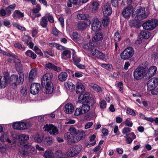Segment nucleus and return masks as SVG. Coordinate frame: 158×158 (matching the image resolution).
I'll use <instances>...</instances> for the list:
<instances>
[{"mask_svg":"<svg viewBox=\"0 0 158 158\" xmlns=\"http://www.w3.org/2000/svg\"><path fill=\"white\" fill-rule=\"evenodd\" d=\"M15 47L19 49H22V51H24L25 50V47H23L21 44L19 43H16L15 44Z\"/></svg>","mask_w":158,"mask_h":158,"instance_id":"nucleus-61","label":"nucleus"},{"mask_svg":"<svg viewBox=\"0 0 158 158\" xmlns=\"http://www.w3.org/2000/svg\"><path fill=\"white\" fill-rule=\"evenodd\" d=\"M102 11L104 16L110 15L112 13V9L110 4L107 2L102 7Z\"/></svg>","mask_w":158,"mask_h":158,"instance_id":"nucleus-13","label":"nucleus"},{"mask_svg":"<svg viewBox=\"0 0 158 158\" xmlns=\"http://www.w3.org/2000/svg\"><path fill=\"white\" fill-rule=\"evenodd\" d=\"M124 137L126 138V142L127 143L130 144L132 143L133 140L131 138L127 136H125Z\"/></svg>","mask_w":158,"mask_h":158,"instance_id":"nucleus-64","label":"nucleus"},{"mask_svg":"<svg viewBox=\"0 0 158 158\" xmlns=\"http://www.w3.org/2000/svg\"><path fill=\"white\" fill-rule=\"evenodd\" d=\"M101 66L106 69H111L112 67V65L110 64H101Z\"/></svg>","mask_w":158,"mask_h":158,"instance_id":"nucleus-57","label":"nucleus"},{"mask_svg":"<svg viewBox=\"0 0 158 158\" xmlns=\"http://www.w3.org/2000/svg\"><path fill=\"white\" fill-rule=\"evenodd\" d=\"M15 14L17 15L18 16L21 17H23L24 15L23 13L20 12L19 10H15Z\"/></svg>","mask_w":158,"mask_h":158,"instance_id":"nucleus-63","label":"nucleus"},{"mask_svg":"<svg viewBox=\"0 0 158 158\" xmlns=\"http://www.w3.org/2000/svg\"><path fill=\"white\" fill-rule=\"evenodd\" d=\"M43 129L44 131H47L50 135H55L58 133L57 128L52 124H46L44 126Z\"/></svg>","mask_w":158,"mask_h":158,"instance_id":"nucleus-9","label":"nucleus"},{"mask_svg":"<svg viewBox=\"0 0 158 158\" xmlns=\"http://www.w3.org/2000/svg\"><path fill=\"white\" fill-rule=\"evenodd\" d=\"M96 58L99 59L104 60L106 58V56L105 54L99 51Z\"/></svg>","mask_w":158,"mask_h":158,"instance_id":"nucleus-49","label":"nucleus"},{"mask_svg":"<svg viewBox=\"0 0 158 158\" xmlns=\"http://www.w3.org/2000/svg\"><path fill=\"white\" fill-rule=\"evenodd\" d=\"M69 132L65 134L64 135L65 138L69 142L76 143L81 138V137H78L77 136L76 130L74 128H70Z\"/></svg>","mask_w":158,"mask_h":158,"instance_id":"nucleus-1","label":"nucleus"},{"mask_svg":"<svg viewBox=\"0 0 158 158\" xmlns=\"http://www.w3.org/2000/svg\"><path fill=\"white\" fill-rule=\"evenodd\" d=\"M68 77V74L65 72L61 73L58 76L59 80L61 81H64L66 80Z\"/></svg>","mask_w":158,"mask_h":158,"instance_id":"nucleus-29","label":"nucleus"},{"mask_svg":"<svg viewBox=\"0 0 158 158\" xmlns=\"http://www.w3.org/2000/svg\"><path fill=\"white\" fill-rule=\"evenodd\" d=\"M89 93L87 92L80 94L78 97V101L81 103H85L89 99Z\"/></svg>","mask_w":158,"mask_h":158,"instance_id":"nucleus-15","label":"nucleus"},{"mask_svg":"<svg viewBox=\"0 0 158 158\" xmlns=\"http://www.w3.org/2000/svg\"><path fill=\"white\" fill-rule=\"evenodd\" d=\"M40 89V85L38 83H32L31 84L30 91L31 93L33 95L37 94Z\"/></svg>","mask_w":158,"mask_h":158,"instance_id":"nucleus-14","label":"nucleus"},{"mask_svg":"<svg viewBox=\"0 0 158 158\" xmlns=\"http://www.w3.org/2000/svg\"><path fill=\"white\" fill-rule=\"evenodd\" d=\"M99 6L98 3L96 2H95L92 3V9L93 11H96L98 9Z\"/></svg>","mask_w":158,"mask_h":158,"instance_id":"nucleus-51","label":"nucleus"},{"mask_svg":"<svg viewBox=\"0 0 158 158\" xmlns=\"http://www.w3.org/2000/svg\"><path fill=\"white\" fill-rule=\"evenodd\" d=\"M114 39L116 42L120 41L121 40L120 35L118 32L115 33L114 36Z\"/></svg>","mask_w":158,"mask_h":158,"instance_id":"nucleus-48","label":"nucleus"},{"mask_svg":"<svg viewBox=\"0 0 158 158\" xmlns=\"http://www.w3.org/2000/svg\"><path fill=\"white\" fill-rule=\"evenodd\" d=\"M91 29L94 31H97L100 30L101 23L97 18H94L92 20Z\"/></svg>","mask_w":158,"mask_h":158,"instance_id":"nucleus-11","label":"nucleus"},{"mask_svg":"<svg viewBox=\"0 0 158 158\" xmlns=\"http://www.w3.org/2000/svg\"><path fill=\"white\" fill-rule=\"evenodd\" d=\"M148 16L145 11V8L144 7L139 6L137 8L136 13L132 15L133 17L136 19L140 20L146 18Z\"/></svg>","mask_w":158,"mask_h":158,"instance_id":"nucleus-3","label":"nucleus"},{"mask_svg":"<svg viewBox=\"0 0 158 158\" xmlns=\"http://www.w3.org/2000/svg\"><path fill=\"white\" fill-rule=\"evenodd\" d=\"M48 15H45L42 17L40 22V25L43 27H45L48 24Z\"/></svg>","mask_w":158,"mask_h":158,"instance_id":"nucleus-27","label":"nucleus"},{"mask_svg":"<svg viewBox=\"0 0 158 158\" xmlns=\"http://www.w3.org/2000/svg\"><path fill=\"white\" fill-rule=\"evenodd\" d=\"M44 137V135L42 134H36L34 136V140L36 142L40 143L42 141Z\"/></svg>","mask_w":158,"mask_h":158,"instance_id":"nucleus-22","label":"nucleus"},{"mask_svg":"<svg viewBox=\"0 0 158 158\" xmlns=\"http://www.w3.org/2000/svg\"><path fill=\"white\" fill-rule=\"evenodd\" d=\"M135 19L134 20H132L130 21L129 23L131 27H137L138 26V23L136 20H138V19H136L135 18Z\"/></svg>","mask_w":158,"mask_h":158,"instance_id":"nucleus-46","label":"nucleus"},{"mask_svg":"<svg viewBox=\"0 0 158 158\" xmlns=\"http://www.w3.org/2000/svg\"><path fill=\"white\" fill-rule=\"evenodd\" d=\"M37 74L36 69H31L29 73V80L30 81L32 80Z\"/></svg>","mask_w":158,"mask_h":158,"instance_id":"nucleus-34","label":"nucleus"},{"mask_svg":"<svg viewBox=\"0 0 158 158\" xmlns=\"http://www.w3.org/2000/svg\"><path fill=\"white\" fill-rule=\"evenodd\" d=\"M96 136L95 135H93L89 137V141L90 142H93L88 144L90 146H93L96 144V141L94 140Z\"/></svg>","mask_w":158,"mask_h":158,"instance_id":"nucleus-41","label":"nucleus"},{"mask_svg":"<svg viewBox=\"0 0 158 158\" xmlns=\"http://www.w3.org/2000/svg\"><path fill=\"white\" fill-rule=\"evenodd\" d=\"M29 39V38L28 36L27 35H25L22 38V40L23 42H24L25 44H27V45H28Z\"/></svg>","mask_w":158,"mask_h":158,"instance_id":"nucleus-58","label":"nucleus"},{"mask_svg":"<svg viewBox=\"0 0 158 158\" xmlns=\"http://www.w3.org/2000/svg\"><path fill=\"white\" fill-rule=\"evenodd\" d=\"M82 149V146L81 145H77L73 148V149L75 152V154H78L81 151Z\"/></svg>","mask_w":158,"mask_h":158,"instance_id":"nucleus-43","label":"nucleus"},{"mask_svg":"<svg viewBox=\"0 0 158 158\" xmlns=\"http://www.w3.org/2000/svg\"><path fill=\"white\" fill-rule=\"evenodd\" d=\"M88 16L87 15L83 14H79L77 15V19L79 20H86Z\"/></svg>","mask_w":158,"mask_h":158,"instance_id":"nucleus-44","label":"nucleus"},{"mask_svg":"<svg viewBox=\"0 0 158 158\" xmlns=\"http://www.w3.org/2000/svg\"><path fill=\"white\" fill-rule=\"evenodd\" d=\"M140 36L141 38L144 39H148L150 37V34L149 32L145 31H142L140 32Z\"/></svg>","mask_w":158,"mask_h":158,"instance_id":"nucleus-37","label":"nucleus"},{"mask_svg":"<svg viewBox=\"0 0 158 158\" xmlns=\"http://www.w3.org/2000/svg\"><path fill=\"white\" fill-rule=\"evenodd\" d=\"M31 126V123L30 122H20V130L27 129Z\"/></svg>","mask_w":158,"mask_h":158,"instance_id":"nucleus-26","label":"nucleus"},{"mask_svg":"<svg viewBox=\"0 0 158 158\" xmlns=\"http://www.w3.org/2000/svg\"><path fill=\"white\" fill-rule=\"evenodd\" d=\"M49 46L51 47H56L59 50H60L61 48L60 47H61V46H60L58 44L56 43H49Z\"/></svg>","mask_w":158,"mask_h":158,"instance_id":"nucleus-60","label":"nucleus"},{"mask_svg":"<svg viewBox=\"0 0 158 158\" xmlns=\"http://www.w3.org/2000/svg\"><path fill=\"white\" fill-rule=\"evenodd\" d=\"M27 149V151L30 154V156L31 155H34L36 154V151L34 147H33L30 145H27L25 147Z\"/></svg>","mask_w":158,"mask_h":158,"instance_id":"nucleus-28","label":"nucleus"},{"mask_svg":"<svg viewBox=\"0 0 158 158\" xmlns=\"http://www.w3.org/2000/svg\"><path fill=\"white\" fill-rule=\"evenodd\" d=\"M158 84V79L153 77L149 80L148 85V89L150 91L153 90Z\"/></svg>","mask_w":158,"mask_h":158,"instance_id":"nucleus-10","label":"nucleus"},{"mask_svg":"<svg viewBox=\"0 0 158 158\" xmlns=\"http://www.w3.org/2000/svg\"><path fill=\"white\" fill-rule=\"evenodd\" d=\"M45 66L47 70L52 69L57 72H60L62 71L60 68L57 67L51 63L47 64Z\"/></svg>","mask_w":158,"mask_h":158,"instance_id":"nucleus-17","label":"nucleus"},{"mask_svg":"<svg viewBox=\"0 0 158 158\" xmlns=\"http://www.w3.org/2000/svg\"><path fill=\"white\" fill-rule=\"evenodd\" d=\"M157 70V68L156 66H152L148 70V75L149 77H152L154 75Z\"/></svg>","mask_w":158,"mask_h":158,"instance_id":"nucleus-30","label":"nucleus"},{"mask_svg":"<svg viewBox=\"0 0 158 158\" xmlns=\"http://www.w3.org/2000/svg\"><path fill=\"white\" fill-rule=\"evenodd\" d=\"M158 25V20L155 19L149 20L142 25L143 28L147 30H152L155 28Z\"/></svg>","mask_w":158,"mask_h":158,"instance_id":"nucleus-5","label":"nucleus"},{"mask_svg":"<svg viewBox=\"0 0 158 158\" xmlns=\"http://www.w3.org/2000/svg\"><path fill=\"white\" fill-rule=\"evenodd\" d=\"M94 45V44L92 43H89L84 44L83 47L85 49L87 50L91 48Z\"/></svg>","mask_w":158,"mask_h":158,"instance_id":"nucleus-52","label":"nucleus"},{"mask_svg":"<svg viewBox=\"0 0 158 158\" xmlns=\"http://www.w3.org/2000/svg\"><path fill=\"white\" fill-rule=\"evenodd\" d=\"M117 87L119 89V90L121 93L123 92V84L122 82H119L116 85Z\"/></svg>","mask_w":158,"mask_h":158,"instance_id":"nucleus-47","label":"nucleus"},{"mask_svg":"<svg viewBox=\"0 0 158 158\" xmlns=\"http://www.w3.org/2000/svg\"><path fill=\"white\" fill-rule=\"evenodd\" d=\"M53 153L50 150L46 151L44 154L45 158H52Z\"/></svg>","mask_w":158,"mask_h":158,"instance_id":"nucleus-38","label":"nucleus"},{"mask_svg":"<svg viewBox=\"0 0 158 158\" xmlns=\"http://www.w3.org/2000/svg\"><path fill=\"white\" fill-rule=\"evenodd\" d=\"M110 21L109 18L106 16H105L103 18L102 21V23L104 27H107Z\"/></svg>","mask_w":158,"mask_h":158,"instance_id":"nucleus-40","label":"nucleus"},{"mask_svg":"<svg viewBox=\"0 0 158 158\" xmlns=\"http://www.w3.org/2000/svg\"><path fill=\"white\" fill-rule=\"evenodd\" d=\"M126 112L127 113L133 116H135L136 115V114L134 110L129 107L127 108L126 110Z\"/></svg>","mask_w":158,"mask_h":158,"instance_id":"nucleus-50","label":"nucleus"},{"mask_svg":"<svg viewBox=\"0 0 158 158\" xmlns=\"http://www.w3.org/2000/svg\"><path fill=\"white\" fill-rule=\"evenodd\" d=\"M21 148L19 149L18 154L20 156H30V154L27 151H26L24 149L25 148L23 146L21 147Z\"/></svg>","mask_w":158,"mask_h":158,"instance_id":"nucleus-24","label":"nucleus"},{"mask_svg":"<svg viewBox=\"0 0 158 158\" xmlns=\"http://www.w3.org/2000/svg\"><path fill=\"white\" fill-rule=\"evenodd\" d=\"M69 2L68 3L67 6L69 7H71L72 6V3L75 5L80 4L79 0H69Z\"/></svg>","mask_w":158,"mask_h":158,"instance_id":"nucleus-39","label":"nucleus"},{"mask_svg":"<svg viewBox=\"0 0 158 158\" xmlns=\"http://www.w3.org/2000/svg\"><path fill=\"white\" fill-rule=\"evenodd\" d=\"M25 54L27 56H29L33 59H35L36 57V55L34 52L30 50H28L25 52Z\"/></svg>","mask_w":158,"mask_h":158,"instance_id":"nucleus-36","label":"nucleus"},{"mask_svg":"<svg viewBox=\"0 0 158 158\" xmlns=\"http://www.w3.org/2000/svg\"><path fill=\"white\" fill-rule=\"evenodd\" d=\"M13 128L15 129L20 130V122H16L12 125Z\"/></svg>","mask_w":158,"mask_h":158,"instance_id":"nucleus-55","label":"nucleus"},{"mask_svg":"<svg viewBox=\"0 0 158 158\" xmlns=\"http://www.w3.org/2000/svg\"><path fill=\"white\" fill-rule=\"evenodd\" d=\"M6 84V78L5 76L0 77V88H4Z\"/></svg>","mask_w":158,"mask_h":158,"instance_id":"nucleus-31","label":"nucleus"},{"mask_svg":"<svg viewBox=\"0 0 158 158\" xmlns=\"http://www.w3.org/2000/svg\"><path fill=\"white\" fill-rule=\"evenodd\" d=\"M74 110L73 105L70 103H68L64 106V109L65 112L69 114H71Z\"/></svg>","mask_w":158,"mask_h":158,"instance_id":"nucleus-19","label":"nucleus"},{"mask_svg":"<svg viewBox=\"0 0 158 158\" xmlns=\"http://www.w3.org/2000/svg\"><path fill=\"white\" fill-rule=\"evenodd\" d=\"M67 86L71 90H73L75 89V86L73 83L71 81H67L66 82Z\"/></svg>","mask_w":158,"mask_h":158,"instance_id":"nucleus-45","label":"nucleus"},{"mask_svg":"<svg viewBox=\"0 0 158 158\" xmlns=\"http://www.w3.org/2000/svg\"><path fill=\"white\" fill-rule=\"evenodd\" d=\"M146 73V69L143 67H139L136 69L133 72L134 80L138 81L142 79L145 76Z\"/></svg>","mask_w":158,"mask_h":158,"instance_id":"nucleus-4","label":"nucleus"},{"mask_svg":"<svg viewBox=\"0 0 158 158\" xmlns=\"http://www.w3.org/2000/svg\"><path fill=\"white\" fill-rule=\"evenodd\" d=\"M134 54L133 48L131 47H127L120 54L121 58L123 60L128 59L131 57Z\"/></svg>","mask_w":158,"mask_h":158,"instance_id":"nucleus-6","label":"nucleus"},{"mask_svg":"<svg viewBox=\"0 0 158 158\" xmlns=\"http://www.w3.org/2000/svg\"><path fill=\"white\" fill-rule=\"evenodd\" d=\"M85 104L88 105L90 107V106L93 107L94 108H95L96 106L95 101L93 98H89Z\"/></svg>","mask_w":158,"mask_h":158,"instance_id":"nucleus-33","label":"nucleus"},{"mask_svg":"<svg viewBox=\"0 0 158 158\" xmlns=\"http://www.w3.org/2000/svg\"><path fill=\"white\" fill-rule=\"evenodd\" d=\"M133 11L132 7L131 6H128L123 10L122 12V14L125 18H127L131 16Z\"/></svg>","mask_w":158,"mask_h":158,"instance_id":"nucleus-16","label":"nucleus"},{"mask_svg":"<svg viewBox=\"0 0 158 158\" xmlns=\"http://www.w3.org/2000/svg\"><path fill=\"white\" fill-rule=\"evenodd\" d=\"M90 86L93 89L98 92H100L102 91V89L101 87L97 85L92 83L90 85Z\"/></svg>","mask_w":158,"mask_h":158,"instance_id":"nucleus-35","label":"nucleus"},{"mask_svg":"<svg viewBox=\"0 0 158 158\" xmlns=\"http://www.w3.org/2000/svg\"><path fill=\"white\" fill-rule=\"evenodd\" d=\"M52 74L51 73H46L43 77L41 83L42 85H44L46 83L52 82L51 80L52 78Z\"/></svg>","mask_w":158,"mask_h":158,"instance_id":"nucleus-12","label":"nucleus"},{"mask_svg":"<svg viewBox=\"0 0 158 158\" xmlns=\"http://www.w3.org/2000/svg\"><path fill=\"white\" fill-rule=\"evenodd\" d=\"M99 52V51L96 49H93L91 51V55L95 57H97Z\"/></svg>","mask_w":158,"mask_h":158,"instance_id":"nucleus-53","label":"nucleus"},{"mask_svg":"<svg viewBox=\"0 0 158 158\" xmlns=\"http://www.w3.org/2000/svg\"><path fill=\"white\" fill-rule=\"evenodd\" d=\"M90 23V20H87L85 22L79 23L77 25V28L79 30H83L85 29L87 26L89 25Z\"/></svg>","mask_w":158,"mask_h":158,"instance_id":"nucleus-21","label":"nucleus"},{"mask_svg":"<svg viewBox=\"0 0 158 158\" xmlns=\"http://www.w3.org/2000/svg\"><path fill=\"white\" fill-rule=\"evenodd\" d=\"M19 78L16 75H11L9 79V81L15 86L22 84L24 81V75L23 72H20L19 73Z\"/></svg>","mask_w":158,"mask_h":158,"instance_id":"nucleus-2","label":"nucleus"},{"mask_svg":"<svg viewBox=\"0 0 158 158\" xmlns=\"http://www.w3.org/2000/svg\"><path fill=\"white\" fill-rule=\"evenodd\" d=\"M53 142V139L51 136H47L45 138L44 140V144L46 145H51Z\"/></svg>","mask_w":158,"mask_h":158,"instance_id":"nucleus-32","label":"nucleus"},{"mask_svg":"<svg viewBox=\"0 0 158 158\" xmlns=\"http://www.w3.org/2000/svg\"><path fill=\"white\" fill-rule=\"evenodd\" d=\"M103 38L102 34L101 33H97L95 34L92 37V40L94 42L97 41L102 40Z\"/></svg>","mask_w":158,"mask_h":158,"instance_id":"nucleus-25","label":"nucleus"},{"mask_svg":"<svg viewBox=\"0 0 158 158\" xmlns=\"http://www.w3.org/2000/svg\"><path fill=\"white\" fill-rule=\"evenodd\" d=\"M41 8L39 4H37L36 6V8L33 9L32 10L34 13H37L41 10Z\"/></svg>","mask_w":158,"mask_h":158,"instance_id":"nucleus-56","label":"nucleus"},{"mask_svg":"<svg viewBox=\"0 0 158 158\" xmlns=\"http://www.w3.org/2000/svg\"><path fill=\"white\" fill-rule=\"evenodd\" d=\"M21 93L23 96H25L27 93V88L25 86H23L21 90Z\"/></svg>","mask_w":158,"mask_h":158,"instance_id":"nucleus-59","label":"nucleus"},{"mask_svg":"<svg viewBox=\"0 0 158 158\" xmlns=\"http://www.w3.org/2000/svg\"><path fill=\"white\" fill-rule=\"evenodd\" d=\"M13 137L16 139L19 140L20 141L18 142V145L20 147H24L27 146L24 142L28 140L29 138L28 135L25 134L13 135Z\"/></svg>","mask_w":158,"mask_h":158,"instance_id":"nucleus-7","label":"nucleus"},{"mask_svg":"<svg viewBox=\"0 0 158 158\" xmlns=\"http://www.w3.org/2000/svg\"><path fill=\"white\" fill-rule=\"evenodd\" d=\"M89 110V106L88 105L84 104L76 109L74 114L76 116H79L86 113Z\"/></svg>","mask_w":158,"mask_h":158,"instance_id":"nucleus-8","label":"nucleus"},{"mask_svg":"<svg viewBox=\"0 0 158 158\" xmlns=\"http://www.w3.org/2000/svg\"><path fill=\"white\" fill-rule=\"evenodd\" d=\"M8 139V137L6 134L2 135L0 138V140L2 142H4L7 140Z\"/></svg>","mask_w":158,"mask_h":158,"instance_id":"nucleus-62","label":"nucleus"},{"mask_svg":"<svg viewBox=\"0 0 158 158\" xmlns=\"http://www.w3.org/2000/svg\"><path fill=\"white\" fill-rule=\"evenodd\" d=\"M85 88L82 84L81 83H78L76 86V93L81 94L85 93Z\"/></svg>","mask_w":158,"mask_h":158,"instance_id":"nucleus-23","label":"nucleus"},{"mask_svg":"<svg viewBox=\"0 0 158 158\" xmlns=\"http://www.w3.org/2000/svg\"><path fill=\"white\" fill-rule=\"evenodd\" d=\"M72 58L74 63L75 64H77V63H79L81 61L80 58L74 54L73 55Z\"/></svg>","mask_w":158,"mask_h":158,"instance_id":"nucleus-42","label":"nucleus"},{"mask_svg":"<svg viewBox=\"0 0 158 158\" xmlns=\"http://www.w3.org/2000/svg\"><path fill=\"white\" fill-rule=\"evenodd\" d=\"M131 131V129L129 127H125L123 130L122 132L124 134L127 136L129 132Z\"/></svg>","mask_w":158,"mask_h":158,"instance_id":"nucleus-54","label":"nucleus"},{"mask_svg":"<svg viewBox=\"0 0 158 158\" xmlns=\"http://www.w3.org/2000/svg\"><path fill=\"white\" fill-rule=\"evenodd\" d=\"M46 84L44 92L47 94H50L54 90L53 83L52 82H50Z\"/></svg>","mask_w":158,"mask_h":158,"instance_id":"nucleus-18","label":"nucleus"},{"mask_svg":"<svg viewBox=\"0 0 158 158\" xmlns=\"http://www.w3.org/2000/svg\"><path fill=\"white\" fill-rule=\"evenodd\" d=\"M71 52L69 50H64L61 54V58L62 59L65 60L69 59L71 57Z\"/></svg>","mask_w":158,"mask_h":158,"instance_id":"nucleus-20","label":"nucleus"}]
</instances>
